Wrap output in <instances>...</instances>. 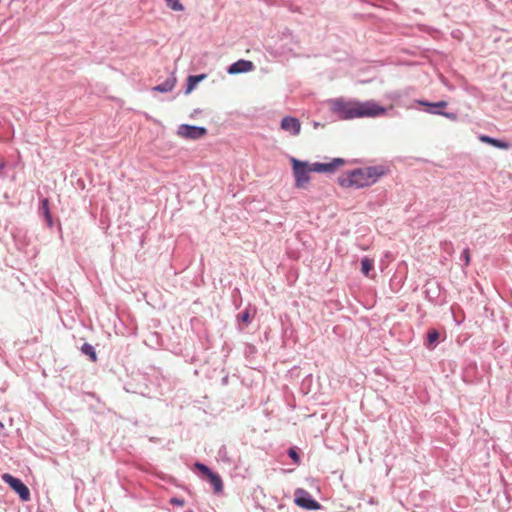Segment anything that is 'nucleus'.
<instances>
[{
    "mask_svg": "<svg viewBox=\"0 0 512 512\" xmlns=\"http://www.w3.org/2000/svg\"><path fill=\"white\" fill-rule=\"evenodd\" d=\"M331 112L341 120L354 118L377 117L383 115L386 109L374 101L361 102L358 100L331 99L328 102Z\"/></svg>",
    "mask_w": 512,
    "mask_h": 512,
    "instance_id": "1",
    "label": "nucleus"
},
{
    "mask_svg": "<svg viewBox=\"0 0 512 512\" xmlns=\"http://www.w3.org/2000/svg\"><path fill=\"white\" fill-rule=\"evenodd\" d=\"M293 174L295 178V186L298 188H305L310 181V173H332L339 167L345 164L342 158H334L329 163H312L300 161L296 158H291Z\"/></svg>",
    "mask_w": 512,
    "mask_h": 512,
    "instance_id": "2",
    "label": "nucleus"
},
{
    "mask_svg": "<svg viewBox=\"0 0 512 512\" xmlns=\"http://www.w3.org/2000/svg\"><path fill=\"white\" fill-rule=\"evenodd\" d=\"M386 173L382 166L357 168L343 173L338 183L343 188H364L376 183Z\"/></svg>",
    "mask_w": 512,
    "mask_h": 512,
    "instance_id": "3",
    "label": "nucleus"
},
{
    "mask_svg": "<svg viewBox=\"0 0 512 512\" xmlns=\"http://www.w3.org/2000/svg\"><path fill=\"white\" fill-rule=\"evenodd\" d=\"M294 503L306 510H318L321 505L311 498L309 492L302 488H298L294 492Z\"/></svg>",
    "mask_w": 512,
    "mask_h": 512,
    "instance_id": "4",
    "label": "nucleus"
},
{
    "mask_svg": "<svg viewBox=\"0 0 512 512\" xmlns=\"http://www.w3.org/2000/svg\"><path fill=\"white\" fill-rule=\"evenodd\" d=\"M177 134L182 138L197 140L207 134V129L204 127L182 124L178 127Z\"/></svg>",
    "mask_w": 512,
    "mask_h": 512,
    "instance_id": "5",
    "label": "nucleus"
},
{
    "mask_svg": "<svg viewBox=\"0 0 512 512\" xmlns=\"http://www.w3.org/2000/svg\"><path fill=\"white\" fill-rule=\"evenodd\" d=\"M3 480L15 490L23 501H27L30 498V492L27 486L18 478L13 477L10 474H4Z\"/></svg>",
    "mask_w": 512,
    "mask_h": 512,
    "instance_id": "6",
    "label": "nucleus"
},
{
    "mask_svg": "<svg viewBox=\"0 0 512 512\" xmlns=\"http://www.w3.org/2000/svg\"><path fill=\"white\" fill-rule=\"evenodd\" d=\"M281 128L296 136L300 133L301 124L297 118L287 116L282 119Z\"/></svg>",
    "mask_w": 512,
    "mask_h": 512,
    "instance_id": "7",
    "label": "nucleus"
},
{
    "mask_svg": "<svg viewBox=\"0 0 512 512\" xmlns=\"http://www.w3.org/2000/svg\"><path fill=\"white\" fill-rule=\"evenodd\" d=\"M254 69V64L249 60H238L228 68L229 74H239L250 72Z\"/></svg>",
    "mask_w": 512,
    "mask_h": 512,
    "instance_id": "8",
    "label": "nucleus"
},
{
    "mask_svg": "<svg viewBox=\"0 0 512 512\" xmlns=\"http://www.w3.org/2000/svg\"><path fill=\"white\" fill-rule=\"evenodd\" d=\"M176 84L175 78H170L164 81L162 84H159L157 86H154L152 88L153 91L161 92V93H167L173 90Z\"/></svg>",
    "mask_w": 512,
    "mask_h": 512,
    "instance_id": "9",
    "label": "nucleus"
},
{
    "mask_svg": "<svg viewBox=\"0 0 512 512\" xmlns=\"http://www.w3.org/2000/svg\"><path fill=\"white\" fill-rule=\"evenodd\" d=\"M479 139H480L481 142L490 144V145H492V146H494L496 148L507 149L509 147L508 143L503 142V141L498 140V139L491 138L489 136L481 135L479 137Z\"/></svg>",
    "mask_w": 512,
    "mask_h": 512,
    "instance_id": "10",
    "label": "nucleus"
},
{
    "mask_svg": "<svg viewBox=\"0 0 512 512\" xmlns=\"http://www.w3.org/2000/svg\"><path fill=\"white\" fill-rule=\"evenodd\" d=\"M206 78V74H200V75H191L188 77L187 79V89H186V93H190L192 90H194V88L196 87V85L202 81L203 79Z\"/></svg>",
    "mask_w": 512,
    "mask_h": 512,
    "instance_id": "11",
    "label": "nucleus"
},
{
    "mask_svg": "<svg viewBox=\"0 0 512 512\" xmlns=\"http://www.w3.org/2000/svg\"><path fill=\"white\" fill-rule=\"evenodd\" d=\"M374 269V261L368 257H364L361 260V272L366 276L370 277V272Z\"/></svg>",
    "mask_w": 512,
    "mask_h": 512,
    "instance_id": "12",
    "label": "nucleus"
},
{
    "mask_svg": "<svg viewBox=\"0 0 512 512\" xmlns=\"http://www.w3.org/2000/svg\"><path fill=\"white\" fill-rule=\"evenodd\" d=\"M210 480V483L213 485L214 490L216 493H220L223 490V482L219 475L212 472L210 475L207 476Z\"/></svg>",
    "mask_w": 512,
    "mask_h": 512,
    "instance_id": "13",
    "label": "nucleus"
},
{
    "mask_svg": "<svg viewBox=\"0 0 512 512\" xmlns=\"http://www.w3.org/2000/svg\"><path fill=\"white\" fill-rule=\"evenodd\" d=\"M439 339V333L436 329H430L427 333L426 346L432 349Z\"/></svg>",
    "mask_w": 512,
    "mask_h": 512,
    "instance_id": "14",
    "label": "nucleus"
},
{
    "mask_svg": "<svg viewBox=\"0 0 512 512\" xmlns=\"http://www.w3.org/2000/svg\"><path fill=\"white\" fill-rule=\"evenodd\" d=\"M41 210L46 218V221H47V224L49 227H51L53 225V222H52V217H51V214H50V208H49V200L48 199H43L42 202H41Z\"/></svg>",
    "mask_w": 512,
    "mask_h": 512,
    "instance_id": "15",
    "label": "nucleus"
},
{
    "mask_svg": "<svg viewBox=\"0 0 512 512\" xmlns=\"http://www.w3.org/2000/svg\"><path fill=\"white\" fill-rule=\"evenodd\" d=\"M81 351L88 355L90 357V359L95 362L97 360V355H96V352L94 350V347L88 343H85L82 345V348H81Z\"/></svg>",
    "mask_w": 512,
    "mask_h": 512,
    "instance_id": "16",
    "label": "nucleus"
},
{
    "mask_svg": "<svg viewBox=\"0 0 512 512\" xmlns=\"http://www.w3.org/2000/svg\"><path fill=\"white\" fill-rule=\"evenodd\" d=\"M167 6L173 11H183L184 6L180 2V0H165Z\"/></svg>",
    "mask_w": 512,
    "mask_h": 512,
    "instance_id": "17",
    "label": "nucleus"
},
{
    "mask_svg": "<svg viewBox=\"0 0 512 512\" xmlns=\"http://www.w3.org/2000/svg\"><path fill=\"white\" fill-rule=\"evenodd\" d=\"M195 467L201 471L202 473H204L205 475H210L212 473V471L204 464L202 463H196L195 464Z\"/></svg>",
    "mask_w": 512,
    "mask_h": 512,
    "instance_id": "18",
    "label": "nucleus"
},
{
    "mask_svg": "<svg viewBox=\"0 0 512 512\" xmlns=\"http://www.w3.org/2000/svg\"><path fill=\"white\" fill-rule=\"evenodd\" d=\"M421 104L423 105H427V106H432V107H437V108H445L447 106V102L446 101H439L437 103H426V102H421Z\"/></svg>",
    "mask_w": 512,
    "mask_h": 512,
    "instance_id": "19",
    "label": "nucleus"
},
{
    "mask_svg": "<svg viewBox=\"0 0 512 512\" xmlns=\"http://www.w3.org/2000/svg\"><path fill=\"white\" fill-rule=\"evenodd\" d=\"M288 454L294 460L295 463L299 462V455L297 454L294 448H290Z\"/></svg>",
    "mask_w": 512,
    "mask_h": 512,
    "instance_id": "20",
    "label": "nucleus"
},
{
    "mask_svg": "<svg viewBox=\"0 0 512 512\" xmlns=\"http://www.w3.org/2000/svg\"><path fill=\"white\" fill-rule=\"evenodd\" d=\"M462 257L464 258L465 265H469V263H470V252H469V249H465L463 251Z\"/></svg>",
    "mask_w": 512,
    "mask_h": 512,
    "instance_id": "21",
    "label": "nucleus"
},
{
    "mask_svg": "<svg viewBox=\"0 0 512 512\" xmlns=\"http://www.w3.org/2000/svg\"><path fill=\"white\" fill-rule=\"evenodd\" d=\"M172 503L176 504V505H179V506H183L184 505V501L181 500V499H177V498H173L171 500Z\"/></svg>",
    "mask_w": 512,
    "mask_h": 512,
    "instance_id": "22",
    "label": "nucleus"
},
{
    "mask_svg": "<svg viewBox=\"0 0 512 512\" xmlns=\"http://www.w3.org/2000/svg\"><path fill=\"white\" fill-rule=\"evenodd\" d=\"M249 318H250V317H249V313H248V312H244V313L242 314V316H241L242 321H243V322H246V323H247V322H249Z\"/></svg>",
    "mask_w": 512,
    "mask_h": 512,
    "instance_id": "23",
    "label": "nucleus"
},
{
    "mask_svg": "<svg viewBox=\"0 0 512 512\" xmlns=\"http://www.w3.org/2000/svg\"><path fill=\"white\" fill-rule=\"evenodd\" d=\"M2 427H3V425H2V423L0 422V428H2Z\"/></svg>",
    "mask_w": 512,
    "mask_h": 512,
    "instance_id": "24",
    "label": "nucleus"
}]
</instances>
